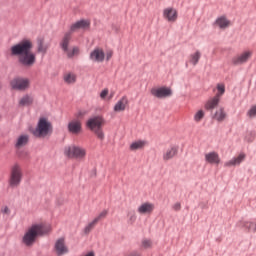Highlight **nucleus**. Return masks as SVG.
Here are the masks:
<instances>
[{
  "mask_svg": "<svg viewBox=\"0 0 256 256\" xmlns=\"http://www.w3.org/2000/svg\"><path fill=\"white\" fill-rule=\"evenodd\" d=\"M22 181H23V168H21V165L19 164H14L10 169L8 185L9 187H12V188L19 187Z\"/></svg>",
  "mask_w": 256,
  "mask_h": 256,
  "instance_id": "nucleus-5",
  "label": "nucleus"
},
{
  "mask_svg": "<svg viewBox=\"0 0 256 256\" xmlns=\"http://www.w3.org/2000/svg\"><path fill=\"white\" fill-rule=\"evenodd\" d=\"M153 211H155V204L151 202H144L137 208L140 215H151Z\"/></svg>",
  "mask_w": 256,
  "mask_h": 256,
  "instance_id": "nucleus-14",
  "label": "nucleus"
},
{
  "mask_svg": "<svg viewBox=\"0 0 256 256\" xmlns=\"http://www.w3.org/2000/svg\"><path fill=\"white\" fill-rule=\"evenodd\" d=\"M217 91L218 92L216 93L215 97L221 99V97H223V95L225 94V84H218Z\"/></svg>",
  "mask_w": 256,
  "mask_h": 256,
  "instance_id": "nucleus-34",
  "label": "nucleus"
},
{
  "mask_svg": "<svg viewBox=\"0 0 256 256\" xmlns=\"http://www.w3.org/2000/svg\"><path fill=\"white\" fill-rule=\"evenodd\" d=\"M33 42L31 40L24 39L18 44L13 45L10 48L12 57H18V62L22 67L30 69L35 63H37V55L33 53Z\"/></svg>",
  "mask_w": 256,
  "mask_h": 256,
  "instance_id": "nucleus-1",
  "label": "nucleus"
},
{
  "mask_svg": "<svg viewBox=\"0 0 256 256\" xmlns=\"http://www.w3.org/2000/svg\"><path fill=\"white\" fill-rule=\"evenodd\" d=\"M220 101L221 99L218 98L217 96L209 98L204 105L206 111H213V109H215V107L219 105Z\"/></svg>",
  "mask_w": 256,
  "mask_h": 256,
  "instance_id": "nucleus-22",
  "label": "nucleus"
},
{
  "mask_svg": "<svg viewBox=\"0 0 256 256\" xmlns=\"http://www.w3.org/2000/svg\"><path fill=\"white\" fill-rule=\"evenodd\" d=\"M214 25L219 27V29H227V27H231V21L225 16H220L216 19Z\"/></svg>",
  "mask_w": 256,
  "mask_h": 256,
  "instance_id": "nucleus-21",
  "label": "nucleus"
},
{
  "mask_svg": "<svg viewBox=\"0 0 256 256\" xmlns=\"http://www.w3.org/2000/svg\"><path fill=\"white\" fill-rule=\"evenodd\" d=\"M111 57H113V50H108L106 53H105V59L106 61H109L111 59Z\"/></svg>",
  "mask_w": 256,
  "mask_h": 256,
  "instance_id": "nucleus-41",
  "label": "nucleus"
},
{
  "mask_svg": "<svg viewBox=\"0 0 256 256\" xmlns=\"http://www.w3.org/2000/svg\"><path fill=\"white\" fill-rule=\"evenodd\" d=\"M204 159L209 165H219V163H221V157H219V153L215 151L206 153Z\"/></svg>",
  "mask_w": 256,
  "mask_h": 256,
  "instance_id": "nucleus-15",
  "label": "nucleus"
},
{
  "mask_svg": "<svg viewBox=\"0 0 256 256\" xmlns=\"http://www.w3.org/2000/svg\"><path fill=\"white\" fill-rule=\"evenodd\" d=\"M68 132L72 135H79L83 131V123L79 119H72L68 122Z\"/></svg>",
  "mask_w": 256,
  "mask_h": 256,
  "instance_id": "nucleus-11",
  "label": "nucleus"
},
{
  "mask_svg": "<svg viewBox=\"0 0 256 256\" xmlns=\"http://www.w3.org/2000/svg\"><path fill=\"white\" fill-rule=\"evenodd\" d=\"M19 107H29V105H33V96L26 94L22 98H20L18 102Z\"/></svg>",
  "mask_w": 256,
  "mask_h": 256,
  "instance_id": "nucleus-26",
  "label": "nucleus"
},
{
  "mask_svg": "<svg viewBox=\"0 0 256 256\" xmlns=\"http://www.w3.org/2000/svg\"><path fill=\"white\" fill-rule=\"evenodd\" d=\"M247 116L250 117V119H253L254 117H256V105L252 106V107L248 110Z\"/></svg>",
  "mask_w": 256,
  "mask_h": 256,
  "instance_id": "nucleus-38",
  "label": "nucleus"
},
{
  "mask_svg": "<svg viewBox=\"0 0 256 256\" xmlns=\"http://www.w3.org/2000/svg\"><path fill=\"white\" fill-rule=\"evenodd\" d=\"M28 143H29V135L22 134L17 138L15 147L16 149H21V147H25V145H27Z\"/></svg>",
  "mask_w": 256,
  "mask_h": 256,
  "instance_id": "nucleus-25",
  "label": "nucleus"
},
{
  "mask_svg": "<svg viewBox=\"0 0 256 256\" xmlns=\"http://www.w3.org/2000/svg\"><path fill=\"white\" fill-rule=\"evenodd\" d=\"M89 27H91V21L82 19L73 23L68 32L73 35L76 31H79L80 29H89Z\"/></svg>",
  "mask_w": 256,
  "mask_h": 256,
  "instance_id": "nucleus-12",
  "label": "nucleus"
},
{
  "mask_svg": "<svg viewBox=\"0 0 256 256\" xmlns=\"http://www.w3.org/2000/svg\"><path fill=\"white\" fill-rule=\"evenodd\" d=\"M49 49V44H45L44 38H38L37 39V51L38 53H42V55H45Z\"/></svg>",
  "mask_w": 256,
  "mask_h": 256,
  "instance_id": "nucleus-24",
  "label": "nucleus"
},
{
  "mask_svg": "<svg viewBox=\"0 0 256 256\" xmlns=\"http://www.w3.org/2000/svg\"><path fill=\"white\" fill-rule=\"evenodd\" d=\"M69 59L79 55V47L74 46L72 49H68V51L64 52Z\"/></svg>",
  "mask_w": 256,
  "mask_h": 256,
  "instance_id": "nucleus-33",
  "label": "nucleus"
},
{
  "mask_svg": "<svg viewBox=\"0 0 256 256\" xmlns=\"http://www.w3.org/2000/svg\"><path fill=\"white\" fill-rule=\"evenodd\" d=\"M242 227L247 229L250 233L256 232V223L255 222H243Z\"/></svg>",
  "mask_w": 256,
  "mask_h": 256,
  "instance_id": "nucleus-31",
  "label": "nucleus"
},
{
  "mask_svg": "<svg viewBox=\"0 0 256 256\" xmlns=\"http://www.w3.org/2000/svg\"><path fill=\"white\" fill-rule=\"evenodd\" d=\"M107 95H109V89L106 88V89L101 91L100 98L105 100V99H107Z\"/></svg>",
  "mask_w": 256,
  "mask_h": 256,
  "instance_id": "nucleus-40",
  "label": "nucleus"
},
{
  "mask_svg": "<svg viewBox=\"0 0 256 256\" xmlns=\"http://www.w3.org/2000/svg\"><path fill=\"white\" fill-rule=\"evenodd\" d=\"M64 155L69 159H78L83 161L87 157V149L77 145H70L65 147Z\"/></svg>",
  "mask_w": 256,
  "mask_h": 256,
  "instance_id": "nucleus-6",
  "label": "nucleus"
},
{
  "mask_svg": "<svg viewBox=\"0 0 256 256\" xmlns=\"http://www.w3.org/2000/svg\"><path fill=\"white\" fill-rule=\"evenodd\" d=\"M177 153H179V149L177 147H170L163 152L162 159L163 161H171V159L177 157Z\"/></svg>",
  "mask_w": 256,
  "mask_h": 256,
  "instance_id": "nucleus-17",
  "label": "nucleus"
},
{
  "mask_svg": "<svg viewBox=\"0 0 256 256\" xmlns=\"http://www.w3.org/2000/svg\"><path fill=\"white\" fill-rule=\"evenodd\" d=\"M245 153L239 154L237 157L232 158L231 160L225 162V167H235V165H241L245 161Z\"/></svg>",
  "mask_w": 256,
  "mask_h": 256,
  "instance_id": "nucleus-19",
  "label": "nucleus"
},
{
  "mask_svg": "<svg viewBox=\"0 0 256 256\" xmlns=\"http://www.w3.org/2000/svg\"><path fill=\"white\" fill-rule=\"evenodd\" d=\"M199 59H201V52L196 51L189 56V63L195 66L197 63H199Z\"/></svg>",
  "mask_w": 256,
  "mask_h": 256,
  "instance_id": "nucleus-29",
  "label": "nucleus"
},
{
  "mask_svg": "<svg viewBox=\"0 0 256 256\" xmlns=\"http://www.w3.org/2000/svg\"><path fill=\"white\" fill-rule=\"evenodd\" d=\"M109 215V210H102L97 217L94 219L99 223V221L105 219Z\"/></svg>",
  "mask_w": 256,
  "mask_h": 256,
  "instance_id": "nucleus-36",
  "label": "nucleus"
},
{
  "mask_svg": "<svg viewBox=\"0 0 256 256\" xmlns=\"http://www.w3.org/2000/svg\"><path fill=\"white\" fill-rule=\"evenodd\" d=\"M127 105H129V99H127V96H124L114 105V112L123 113L127 109Z\"/></svg>",
  "mask_w": 256,
  "mask_h": 256,
  "instance_id": "nucleus-16",
  "label": "nucleus"
},
{
  "mask_svg": "<svg viewBox=\"0 0 256 256\" xmlns=\"http://www.w3.org/2000/svg\"><path fill=\"white\" fill-rule=\"evenodd\" d=\"M1 212H2L4 215H9V214L11 213V210H9V207L4 206V207L1 209Z\"/></svg>",
  "mask_w": 256,
  "mask_h": 256,
  "instance_id": "nucleus-42",
  "label": "nucleus"
},
{
  "mask_svg": "<svg viewBox=\"0 0 256 256\" xmlns=\"http://www.w3.org/2000/svg\"><path fill=\"white\" fill-rule=\"evenodd\" d=\"M113 98V96H110L108 99H112Z\"/></svg>",
  "mask_w": 256,
  "mask_h": 256,
  "instance_id": "nucleus-45",
  "label": "nucleus"
},
{
  "mask_svg": "<svg viewBox=\"0 0 256 256\" xmlns=\"http://www.w3.org/2000/svg\"><path fill=\"white\" fill-rule=\"evenodd\" d=\"M174 211H181V203L177 202L173 205Z\"/></svg>",
  "mask_w": 256,
  "mask_h": 256,
  "instance_id": "nucleus-43",
  "label": "nucleus"
},
{
  "mask_svg": "<svg viewBox=\"0 0 256 256\" xmlns=\"http://www.w3.org/2000/svg\"><path fill=\"white\" fill-rule=\"evenodd\" d=\"M127 217H128V223L130 225H133V223L137 221V214L135 213V211H129L127 214Z\"/></svg>",
  "mask_w": 256,
  "mask_h": 256,
  "instance_id": "nucleus-35",
  "label": "nucleus"
},
{
  "mask_svg": "<svg viewBox=\"0 0 256 256\" xmlns=\"http://www.w3.org/2000/svg\"><path fill=\"white\" fill-rule=\"evenodd\" d=\"M145 145H147V141L145 140L134 141L130 145V151H139L140 149H144Z\"/></svg>",
  "mask_w": 256,
  "mask_h": 256,
  "instance_id": "nucleus-28",
  "label": "nucleus"
},
{
  "mask_svg": "<svg viewBox=\"0 0 256 256\" xmlns=\"http://www.w3.org/2000/svg\"><path fill=\"white\" fill-rule=\"evenodd\" d=\"M73 37V34L71 32H66L60 42V47L62 49V51H64V53H66V51H68L69 49V43H71V39Z\"/></svg>",
  "mask_w": 256,
  "mask_h": 256,
  "instance_id": "nucleus-20",
  "label": "nucleus"
},
{
  "mask_svg": "<svg viewBox=\"0 0 256 256\" xmlns=\"http://www.w3.org/2000/svg\"><path fill=\"white\" fill-rule=\"evenodd\" d=\"M50 232H51V226H47L43 223L34 224L25 231L22 237V243L25 245V247H33L38 237L47 235V233H50Z\"/></svg>",
  "mask_w": 256,
  "mask_h": 256,
  "instance_id": "nucleus-2",
  "label": "nucleus"
},
{
  "mask_svg": "<svg viewBox=\"0 0 256 256\" xmlns=\"http://www.w3.org/2000/svg\"><path fill=\"white\" fill-rule=\"evenodd\" d=\"M63 81L66 85H74V83H77V74L73 72H66L63 75Z\"/></svg>",
  "mask_w": 256,
  "mask_h": 256,
  "instance_id": "nucleus-23",
  "label": "nucleus"
},
{
  "mask_svg": "<svg viewBox=\"0 0 256 256\" xmlns=\"http://www.w3.org/2000/svg\"><path fill=\"white\" fill-rule=\"evenodd\" d=\"M253 57V50L246 49L242 51L240 54L235 55L231 59V64L234 65V67H238V65H245V63H248L249 60Z\"/></svg>",
  "mask_w": 256,
  "mask_h": 256,
  "instance_id": "nucleus-7",
  "label": "nucleus"
},
{
  "mask_svg": "<svg viewBox=\"0 0 256 256\" xmlns=\"http://www.w3.org/2000/svg\"><path fill=\"white\" fill-rule=\"evenodd\" d=\"M213 119L219 123L223 122L224 119H227V112H225V108H219L216 110Z\"/></svg>",
  "mask_w": 256,
  "mask_h": 256,
  "instance_id": "nucleus-27",
  "label": "nucleus"
},
{
  "mask_svg": "<svg viewBox=\"0 0 256 256\" xmlns=\"http://www.w3.org/2000/svg\"><path fill=\"white\" fill-rule=\"evenodd\" d=\"M86 126L90 131H93L97 139L103 141L105 139V132H103V127L105 126V118L103 116H93L87 120Z\"/></svg>",
  "mask_w": 256,
  "mask_h": 256,
  "instance_id": "nucleus-4",
  "label": "nucleus"
},
{
  "mask_svg": "<svg viewBox=\"0 0 256 256\" xmlns=\"http://www.w3.org/2000/svg\"><path fill=\"white\" fill-rule=\"evenodd\" d=\"M86 115H87L86 111L80 110V111L75 113V118L74 119H78V121H81V119H83V117H85Z\"/></svg>",
  "mask_w": 256,
  "mask_h": 256,
  "instance_id": "nucleus-39",
  "label": "nucleus"
},
{
  "mask_svg": "<svg viewBox=\"0 0 256 256\" xmlns=\"http://www.w3.org/2000/svg\"><path fill=\"white\" fill-rule=\"evenodd\" d=\"M150 93L153 97H157V99H165L166 97H171V95H173L171 88L167 87L152 88Z\"/></svg>",
  "mask_w": 256,
  "mask_h": 256,
  "instance_id": "nucleus-10",
  "label": "nucleus"
},
{
  "mask_svg": "<svg viewBox=\"0 0 256 256\" xmlns=\"http://www.w3.org/2000/svg\"><path fill=\"white\" fill-rule=\"evenodd\" d=\"M204 118H205L204 110L200 109V110L196 111V113L194 114L195 123H201V121H203Z\"/></svg>",
  "mask_w": 256,
  "mask_h": 256,
  "instance_id": "nucleus-32",
  "label": "nucleus"
},
{
  "mask_svg": "<svg viewBox=\"0 0 256 256\" xmlns=\"http://www.w3.org/2000/svg\"><path fill=\"white\" fill-rule=\"evenodd\" d=\"M90 59L95 63H103L105 61V51L103 48H95L90 53Z\"/></svg>",
  "mask_w": 256,
  "mask_h": 256,
  "instance_id": "nucleus-13",
  "label": "nucleus"
},
{
  "mask_svg": "<svg viewBox=\"0 0 256 256\" xmlns=\"http://www.w3.org/2000/svg\"><path fill=\"white\" fill-rule=\"evenodd\" d=\"M142 247L144 249H151L153 247V241H151V239H143Z\"/></svg>",
  "mask_w": 256,
  "mask_h": 256,
  "instance_id": "nucleus-37",
  "label": "nucleus"
},
{
  "mask_svg": "<svg viewBox=\"0 0 256 256\" xmlns=\"http://www.w3.org/2000/svg\"><path fill=\"white\" fill-rule=\"evenodd\" d=\"M55 251L57 255H65V253H69L67 246H65V239L60 238L55 243Z\"/></svg>",
  "mask_w": 256,
  "mask_h": 256,
  "instance_id": "nucleus-18",
  "label": "nucleus"
},
{
  "mask_svg": "<svg viewBox=\"0 0 256 256\" xmlns=\"http://www.w3.org/2000/svg\"><path fill=\"white\" fill-rule=\"evenodd\" d=\"M246 139H247V141H253V139H255V136H252V138H247L246 137Z\"/></svg>",
  "mask_w": 256,
  "mask_h": 256,
  "instance_id": "nucleus-44",
  "label": "nucleus"
},
{
  "mask_svg": "<svg viewBox=\"0 0 256 256\" xmlns=\"http://www.w3.org/2000/svg\"><path fill=\"white\" fill-rule=\"evenodd\" d=\"M30 133L38 139H45V137H49L53 133V124L47 118H40L36 128L31 129Z\"/></svg>",
  "mask_w": 256,
  "mask_h": 256,
  "instance_id": "nucleus-3",
  "label": "nucleus"
},
{
  "mask_svg": "<svg viewBox=\"0 0 256 256\" xmlns=\"http://www.w3.org/2000/svg\"><path fill=\"white\" fill-rule=\"evenodd\" d=\"M97 223H99L97 220L93 219L90 223H88L85 227H84V233L85 235H89L90 231H93V229H95Z\"/></svg>",
  "mask_w": 256,
  "mask_h": 256,
  "instance_id": "nucleus-30",
  "label": "nucleus"
},
{
  "mask_svg": "<svg viewBox=\"0 0 256 256\" xmlns=\"http://www.w3.org/2000/svg\"><path fill=\"white\" fill-rule=\"evenodd\" d=\"M0 89H1V83H0Z\"/></svg>",
  "mask_w": 256,
  "mask_h": 256,
  "instance_id": "nucleus-46",
  "label": "nucleus"
},
{
  "mask_svg": "<svg viewBox=\"0 0 256 256\" xmlns=\"http://www.w3.org/2000/svg\"><path fill=\"white\" fill-rule=\"evenodd\" d=\"M31 85L29 78H14L10 82V86L15 91H27Z\"/></svg>",
  "mask_w": 256,
  "mask_h": 256,
  "instance_id": "nucleus-8",
  "label": "nucleus"
},
{
  "mask_svg": "<svg viewBox=\"0 0 256 256\" xmlns=\"http://www.w3.org/2000/svg\"><path fill=\"white\" fill-rule=\"evenodd\" d=\"M162 17L167 23H177L179 12L174 7H167L163 9Z\"/></svg>",
  "mask_w": 256,
  "mask_h": 256,
  "instance_id": "nucleus-9",
  "label": "nucleus"
}]
</instances>
